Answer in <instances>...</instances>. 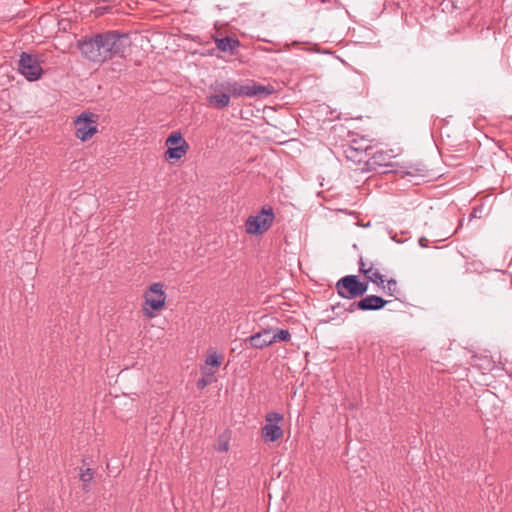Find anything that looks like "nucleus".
<instances>
[{
	"label": "nucleus",
	"mask_w": 512,
	"mask_h": 512,
	"mask_svg": "<svg viewBox=\"0 0 512 512\" xmlns=\"http://www.w3.org/2000/svg\"><path fill=\"white\" fill-rule=\"evenodd\" d=\"M77 46L86 60L102 64L115 57H125L128 36L117 31H106L80 40Z\"/></svg>",
	"instance_id": "obj_1"
},
{
	"label": "nucleus",
	"mask_w": 512,
	"mask_h": 512,
	"mask_svg": "<svg viewBox=\"0 0 512 512\" xmlns=\"http://www.w3.org/2000/svg\"><path fill=\"white\" fill-rule=\"evenodd\" d=\"M164 284L161 282L152 283L143 293L142 313L152 319L157 316V312L161 311L166 303V292Z\"/></svg>",
	"instance_id": "obj_2"
},
{
	"label": "nucleus",
	"mask_w": 512,
	"mask_h": 512,
	"mask_svg": "<svg viewBox=\"0 0 512 512\" xmlns=\"http://www.w3.org/2000/svg\"><path fill=\"white\" fill-rule=\"evenodd\" d=\"M222 90L226 91L230 97H254V96H269L274 92L271 85H262L253 80L247 84H240L237 81H227L221 84Z\"/></svg>",
	"instance_id": "obj_3"
},
{
	"label": "nucleus",
	"mask_w": 512,
	"mask_h": 512,
	"mask_svg": "<svg viewBox=\"0 0 512 512\" xmlns=\"http://www.w3.org/2000/svg\"><path fill=\"white\" fill-rule=\"evenodd\" d=\"M275 220V213L270 205H265L256 215H250L245 221V231L249 235H262L267 232Z\"/></svg>",
	"instance_id": "obj_4"
},
{
	"label": "nucleus",
	"mask_w": 512,
	"mask_h": 512,
	"mask_svg": "<svg viewBox=\"0 0 512 512\" xmlns=\"http://www.w3.org/2000/svg\"><path fill=\"white\" fill-rule=\"evenodd\" d=\"M337 293L345 299H355L368 291V282L360 281L356 275H347L336 283Z\"/></svg>",
	"instance_id": "obj_5"
},
{
	"label": "nucleus",
	"mask_w": 512,
	"mask_h": 512,
	"mask_svg": "<svg viewBox=\"0 0 512 512\" xmlns=\"http://www.w3.org/2000/svg\"><path fill=\"white\" fill-rule=\"evenodd\" d=\"M98 115L83 112L74 121L75 135L81 141H87L97 133Z\"/></svg>",
	"instance_id": "obj_6"
},
{
	"label": "nucleus",
	"mask_w": 512,
	"mask_h": 512,
	"mask_svg": "<svg viewBox=\"0 0 512 512\" xmlns=\"http://www.w3.org/2000/svg\"><path fill=\"white\" fill-rule=\"evenodd\" d=\"M19 72L28 80L36 81L41 78L43 69L37 56L23 52L18 61Z\"/></svg>",
	"instance_id": "obj_7"
},
{
	"label": "nucleus",
	"mask_w": 512,
	"mask_h": 512,
	"mask_svg": "<svg viewBox=\"0 0 512 512\" xmlns=\"http://www.w3.org/2000/svg\"><path fill=\"white\" fill-rule=\"evenodd\" d=\"M266 424L261 428V437L265 442H275L281 439L284 431L278 423L283 421V416L278 412H269L265 416Z\"/></svg>",
	"instance_id": "obj_8"
},
{
	"label": "nucleus",
	"mask_w": 512,
	"mask_h": 512,
	"mask_svg": "<svg viewBox=\"0 0 512 512\" xmlns=\"http://www.w3.org/2000/svg\"><path fill=\"white\" fill-rule=\"evenodd\" d=\"M359 272L364 275V282H372L380 288H384L385 275L381 272V267L378 263L365 259L362 256L358 261Z\"/></svg>",
	"instance_id": "obj_9"
},
{
	"label": "nucleus",
	"mask_w": 512,
	"mask_h": 512,
	"mask_svg": "<svg viewBox=\"0 0 512 512\" xmlns=\"http://www.w3.org/2000/svg\"><path fill=\"white\" fill-rule=\"evenodd\" d=\"M368 159L365 160V166L359 167L358 170L361 171H377L381 167L390 166L391 156L382 150H372L368 153Z\"/></svg>",
	"instance_id": "obj_10"
},
{
	"label": "nucleus",
	"mask_w": 512,
	"mask_h": 512,
	"mask_svg": "<svg viewBox=\"0 0 512 512\" xmlns=\"http://www.w3.org/2000/svg\"><path fill=\"white\" fill-rule=\"evenodd\" d=\"M388 303L387 300L377 295H367L350 306V311L355 309L362 311L380 310Z\"/></svg>",
	"instance_id": "obj_11"
},
{
	"label": "nucleus",
	"mask_w": 512,
	"mask_h": 512,
	"mask_svg": "<svg viewBox=\"0 0 512 512\" xmlns=\"http://www.w3.org/2000/svg\"><path fill=\"white\" fill-rule=\"evenodd\" d=\"M342 150H343V155L346 158V160L348 162H351L352 164L358 166L357 169L359 167L365 166V160L368 159L367 157H368V153H369V152H365V148H363V147L353 148V146L343 145Z\"/></svg>",
	"instance_id": "obj_12"
},
{
	"label": "nucleus",
	"mask_w": 512,
	"mask_h": 512,
	"mask_svg": "<svg viewBox=\"0 0 512 512\" xmlns=\"http://www.w3.org/2000/svg\"><path fill=\"white\" fill-rule=\"evenodd\" d=\"M271 329H263L260 332H257L251 335L249 338L245 340L246 343H250L253 348L263 349L271 344H273Z\"/></svg>",
	"instance_id": "obj_13"
},
{
	"label": "nucleus",
	"mask_w": 512,
	"mask_h": 512,
	"mask_svg": "<svg viewBox=\"0 0 512 512\" xmlns=\"http://www.w3.org/2000/svg\"><path fill=\"white\" fill-rule=\"evenodd\" d=\"M207 102L210 106L216 109H224L230 103V95L226 91L213 94L207 97Z\"/></svg>",
	"instance_id": "obj_14"
},
{
	"label": "nucleus",
	"mask_w": 512,
	"mask_h": 512,
	"mask_svg": "<svg viewBox=\"0 0 512 512\" xmlns=\"http://www.w3.org/2000/svg\"><path fill=\"white\" fill-rule=\"evenodd\" d=\"M188 150L189 144L185 140L184 144L168 148L164 153V157L166 160H179L187 154Z\"/></svg>",
	"instance_id": "obj_15"
},
{
	"label": "nucleus",
	"mask_w": 512,
	"mask_h": 512,
	"mask_svg": "<svg viewBox=\"0 0 512 512\" xmlns=\"http://www.w3.org/2000/svg\"><path fill=\"white\" fill-rule=\"evenodd\" d=\"M216 46L220 51L234 54L235 50L240 46V42L238 39L224 37L216 40Z\"/></svg>",
	"instance_id": "obj_16"
},
{
	"label": "nucleus",
	"mask_w": 512,
	"mask_h": 512,
	"mask_svg": "<svg viewBox=\"0 0 512 512\" xmlns=\"http://www.w3.org/2000/svg\"><path fill=\"white\" fill-rule=\"evenodd\" d=\"M200 370L202 373V378H200L197 381L196 386L198 389L203 390L205 387H207L208 385L212 384L215 381V370H210L206 366H202Z\"/></svg>",
	"instance_id": "obj_17"
},
{
	"label": "nucleus",
	"mask_w": 512,
	"mask_h": 512,
	"mask_svg": "<svg viewBox=\"0 0 512 512\" xmlns=\"http://www.w3.org/2000/svg\"><path fill=\"white\" fill-rule=\"evenodd\" d=\"M223 358L222 354H218L215 350H210L206 356L204 366L216 372L221 366Z\"/></svg>",
	"instance_id": "obj_18"
},
{
	"label": "nucleus",
	"mask_w": 512,
	"mask_h": 512,
	"mask_svg": "<svg viewBox=\"0 0 512 512\" xmlns=\"http://www.w3.org/2000/svg\"><path fill=\"white\" fill-rule=\"evenodd\" d=\"M185 143V139L183 138L181 132L175 131L172 132L166 139L165 145L167 149L173 146H179Z\"/></svg>",
	"instance_id": "obj_19"
},
{
	"label": "nucleus",
	"mask_w": 512,
	"mask_h": 512,
	"mask_svg": "<svg viewBox=\"0 0 512 512\" xmlns=\"http://www.w3.org/2000/svg\"><path fill=\"white\" fill-rule=\"evenodd\" d=\"M385 282H387L386 285H384V288H382L386 295L391 297H396L400 294V290L398 288V283L395 279L391 278L389 280L385 279Z\"/></svg>",
	"instance_id": "obj_20"
},
{
	"label": "nucleus",
	"mask_w": 512,
	"mask_h": 512,
	"mask_svg": "<svg viewBox=\"0 0 512 512\" xmlns=\"http://www.w3.org/2000/svg\"><path fill=\"white\" fill-rule=\"evenodd\" d=\"M345 146H353V148H365V152H370L372 150V146L370 145V141L364 138L360 139H352L349 143L345 144Z\"/></svg>",
	"instance_id": "obj_21"
},
{
	"label": "nucleus",
	"mask_w": 512,
	"mask_h": 512,
	"mask_svg": "<svg viewBox=\"0 0 512 512\" xmlns=\"http://www.w3.org/2000/svg\"><path fill=\"white\" fill-rule=\"evenodd\" d=\"M230 438L226 434H222L218 437L215 444V450L218 452H227L229 450Z\"/></svg>",
	"instance_id": "obj_22"
},
{
	"label": "nucleus",
	"mask_w": 512,
	"mask_h": 512,
	"mask_svg": "<svg viewBox=\"0 0 512 512\" xmlns=\"http://www.w3.org/2000/svg\"><path fill=\"white\" fill-rule=\"evenodd\" d=\"M291 339V334L287 329H279L272 336L273 343L277 341L288 342Z\"/></svg>",
	"instance_id": "obj_23"
},
{
	"label": "nucleus",
	"mask_w": 512,
	"mask_h": 512,
	"mask_svg": "<svg viewBox=\"0 0 512 512\" xmlns=\"http://www.w3.org/2000/svg\"><path fill=\"white\" fill-rule=\"evenodd\" d=\"M94 472L90 468H86L80 474V480L84 483L90 482L93 479Z\"/></svg>",
	"instance_id": "obj_24"
},
{
	"label": "nucleus",
	"mask_w": 512,
	"mask_h": 512,
	"mask_svg": "<svg viewBox=\"0 0 512 512\" xmlns=\"http://www.w3.org/2000/svg\"><path fill=\"white\" fill-rule=\"evenodd\" d=\"M428 244H429V241H428V239H427V238H425V237H421V238L419 239V245H420L421 247L426 248V247H428Z\"/></svg>",
	"instance_id": "obj_25"
}]
</instances>
